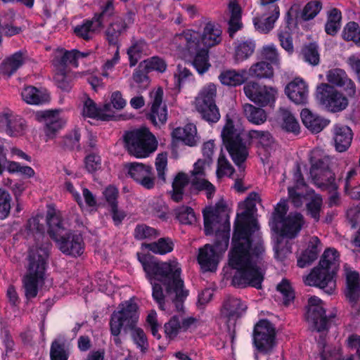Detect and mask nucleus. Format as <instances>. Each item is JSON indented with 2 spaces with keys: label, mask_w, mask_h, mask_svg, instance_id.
<instances>
[{
  "label": "nucleus",
  "mask_w": 360,
  "mask_h": 360,
  "mask_svg": "<svg viewBox=\"0 0 360 360\" xmlns=\"http://www.w3.org/2000/svg\"><path fill=\"white\" fill-rule=\"evenodd\" d=\"M243 136V130L239 127H236L233 120L227 115L226 123L221 131V138L231 159L239 167L248 156V150Z\"/></svg>",
  "instance_id": "obj_7"
},
{
  "label": "nucleus",
  "mask_w": 360,
  "mask_h": 360,
  "mask_svg": "<svg viewBox=\"0 0 360 360\" xmlns=\"http://www.w3.org/2000/svg\"><path fill=\"white\" fill-rule=\"evenodd\" d=\"M111 104H105L102 109H98L96 103L90 98H87L84 103L82 114L84 116L89 117H98L101 116L103 112L110 110Z\"/></svg>",
  "instance_id": "obj_53"
},
{
  "label": "nucleus",
  "mask_w": 360,
  "mask_h": 360,
  "mask_svg": "<svg viewBox=\"0 0 360 360\" xmlns=\"http://www.w3.org/2000/svg\"><path fill=\"white\" fill-rule=\"evenodd\" d=\"M179 49L183 52L188 51L191 54L195 53L192 64L199 74L202 75L209 70L210 67L208 55L209 49L203 47L200 48V46H199L196 51H193V52L186 49Z\"/></svg>",
  "instance_id": "obj_40"
},
{
  "label": "nucleus",
  "mask_w": 360,
  "mask_h": 360,
  "mask_svg": "<svg viewBox=\"0 0 360 360\" xmlns=\"http://www.w3.org/2000/svg\"><path fill=\"white\" fill-rule=\"evenodd\" d=\"M189 182L191 183V179L188 174L179 172L172 182V190L169 192L171 199L176 202L183 200L186 195L185 190Z\"/></svg>",
  "instance_id": "obj_34"
},
{
  "label": "nucleus",
  "mask_w": 360,
  "mask_h": 360,
  "mask_svg": "<svg viewBox=\"0 0 360 360\" xmlns=\"http://www.w3.org/2000/svg\"><path fill=\"white\" fill-rule=\"evenodd\" d=\"M176 218L184 224H192L196 221L193 210L188 206H180L174 210Z\"/></svg>",
  "instance_id": "obj_57"
},
{
  "label": "nucleus",
  "mask_w": 360,
  "mask_h": 360,
  "mask_svg": "<svg viewBox=\"0 0 360 360\" xmlns=\"http://www.w3.org/2000/svg\"><path fill=\"white\" fill-rule=\"evenodd\" d=\"M322 301L316 296L309 298L306 319L311 329L321 332L328 329V319Z\"/></svg>",
  "instance_id": "obj_15"
},
{
  "label": "nucleus",
  "mask_w": 360,
  "mask_h": 360,
  "mask_svg": "<svg viewBox=\"0 0 360 360\" xmlns=\"http://www.w3.org/2000/svg\"><path fill=\"white\" fill-rule=\"evenodd\" d=\"M125 168L131 179L146 189L150 190L155 187V177L153 167L139 162L125 165Z\"/></svg>",
  "instance_id": "obj_19"
},
{
  "label": "nucleus",
  "mask_w": 360,
  "mask_h": 360,
  "mask_svg": "<svg viewBox=\"0 0 360 360\" xmlns=\"http://www.w3.org/2000/svg\"><path fill=\"white\" fill-rule=\"evenodd\" d=\"M277 292L280 294L278 297L282 300L285 306L289 305L295 299V292L287 279H283L276 286Z\"/></svg>",
  "instance_id": "obj_52"
},
{
  "label": "nucleus",
  "mask_w": 360,
  "mask_h": 360,
  "mask_svg": "<svg viewBox=\"0 0 360 360\" xmlns=\"http://www.w3.org/2000/svg\"><path fill=\"white\" fill-rule=\"evenodd\" d=\"M255 49V43L252 39L238 41L235 46V60L237 63L248 59L252 55Z\"/></svg>",
  "instance_id": "obj_45"
},
{
  "label": "nucleus",
  "mask_w": 360,
  "mask_h": 360,
  "mask_svg": "<svg viewBox=\"0 0 360 360\" xmlns=\"http://www.w3.org/2000/svg\"><path fill=\"white\" fill-rule=\"evenodd\" d=\"M144 246L157 255H166L174 249V243L169 238H161L158 241L145 244Z\"/></svg>",
  "instance_id": "obj_49"
},
{
  "label": "nucleus",
  "mask_w": 360,
  "mask_h": 360,
  "mask_svg": "<svg viewBox=\"0 0 360 360\" xmlns=\"http://www.w3.org/2000/svg\"><path fill=\"white\" fill-rule=\"evenodd\" d=\"M36 117L44 124L46 141L55 138L66 124V120L61 115L60 110L39 111L36 113Z\"/></svg>",
  "instance_id": "obj_16"
},
{
  "label": "nucleus",
  "mask_w": 360,
  "mask_h": 360,
  "mask_svg": "<svg viewBox=\"0 0 360 360\" xmlns=\"http://www.w3.org/2000/svg\"><path fill=\"white\" fill-rule=\"evenodd\" d=\"M247 305L238 297L227 296L223 304L222 313L229 319H238L245 311Z\"/></svg>",
  "instance_id": "obj_33"
},
{
  "label": "nucleus",
  "mask_w": 360,
  "mask_h": 360,
  "mask_svg": "<svg viewBox=\"0 0 360 360\" xmlns=\"http://www.w3.org/2000/svg\"><path fill=\"white\" fill-rule=\"evenodd\" d=\"M150 111L148 114V118L155 126L164 124L167 120V109L166 105L162 102L163 90L158 88L150 94Z\"/></svg>",
  "instance_id": "obj_21"
},
{
  "label": "nucleus",
  "mask_w": 360,
  "mask_h": 360,
  "mask_svg": "<svg viewBox=\"0 0 360 360\" xmlns=\"http://www.w3.org/2000/svg\"><path fill=\"white\" fill-rule=\"evenodd\" d=\"M353 138L352 129L344 124H338L333 127V139L337 151H346L351 145Z\"/></svg>",
  "instance_id": "obj_31"
},
{
  "label": "nucleus",
  "mask_w": 360,
  "mask_h": 360,
  "mask_svg": "<svg viewBox=\"0 0 360 360\" xmlns=\"http://www.w3.org/2000/svg\"><path fill=\"white\" fill-rule=\"evenodd\" d=\"M201 25L202 30L200 34L193 30H187L176 34L174 38V43L177 48L193 52L201 45L209 49L221 43L223 31L217 22L210 18H203Z\"/></svg>",
  "instance_id": "obj_3"
},
{
  "label": "nucleus",
  "mask_w": 360,
  "mask_h": 360,
  "mask_svg": "<svg viewBox=\"0 0 360 360\" xmlns=\"http://www.w3.org/2000/svg\"><path fill=\"white\" fill-rule=\"evenodd\" d=\"M275 328L266 320L259 321L255 326L253 333L254 344L262 353H269L275 345Z\"/></svg>",
  "instance_id": "obj_14"
},
{
  "label": "nucleus",
  "mask_w": 360,
  "mask_h": 360,
  "mask_svg": "<svg viewBox=\"0 0 360 360\" xmlns=\"http://www.w3.org/2000/svg\"><path fill=\"white\" fill-rule=\"evenodd\" d=\"M147 51L148 45L144 40L133 41L127 49L130 67L135 66L142 56L147 54Z\"/></svg>",
  "instance_id": "obj_43"
},
{
  "label": "nucleus",
  "mask_w": 360,
  "mask_h": 360,
  "mask_svg": "<svg viewBox=\"0 0 360 360\" xmlns=\"http://www.w3.org/2000/svg\"><path fill=\"white\" fill-rule=\"evenodd\" d=\"M300 116L303 124L313 133L320 132L328 124V121L314 114L308 109H303Z\"/></svg>",
  "instance_id": "obj_35"
},
{
  "label": "nucleus",
  "mask_w": 360,
  "mask_h": 360,
  "mask_svg": "<svg viewBox=\"0 0 360 360\" xmlns=\"http://www.w3.org/2000/svg\"><path fill=\"white\" fill-rule=\"evenodd\" d=\"M49 257V245L44 248L32 247L27 257V272L22 279L27 298H34L38 292V286L44 283Z\"/></svg>",
  "instance_id": "obj_5"
},
{
  "label": "nucleus",
  "mask_w": 360,
  "mask_h": 360,
  "mask_svg": "<svg viewBox=\"0 0 360 360\" xmlns=\"http://www.w3.org/2000/svg\"><path fill=\"white\" fill-rule=\"evenodd\" d=\"M191 186L198 191H205L207 199H211L215 192V186L209 181L205 179H191Z\"/></svg>",
  "instance_id": "obj_55"
},
{
  "label": "nucleus",
  "mask_w": 360,
  "mask_h": 360,
  "mask_svg": "<svg viewBox=\"0 0 360 360\" xmlns=\"http://www.w3.org/2000/svg\"><path fill=\"white\" fill-rule=\"evenodd\" d=\"M217 85L209 83L205 85L195 98L193 105L201 118L210 124L217 123L221 117L216 105Z\"/></svg>",
  "instance_id": "obj_10"
},
{
  "label": "nucleus",
  "mask_w": 360,
  "mask_h": 360,
  "mask_svg": "<svg viewBox=\"0 0 360 360\" xmlns=\"http://www.w3.org/2000/svg\"><path fill=\"white\" fill-rule=\"evenodd\" d=\"M309 162L311 164V176H317L318 172L330 170L331 158L323 149L316 148L310 153Z\"/></svg>",
  "instance_id": "obj_26"
},
{
  "label": "nucleus",
  "mask_w": 360,
  "mask_h": 360,
  "mask_svg": "<svg viewBox=\"0 0 360 360\" xmlns=\"http://www.w3.org/2000/svg\"><path fill=\"white\" fill-rule=\"evenodd\" d=\"M224 209V202H219L202 212L205 233L206 235L215 233L214 246L219 252L227 250L230 238V223Z\"/></svg>",
  "instance_id": "obj_4"
},
{
  "label": "nucleus",
  "mask_w": 360,
  "mask_h": 360,
  "mask_svg": "<svg viewBox=\"0 0 360 360\" xmlns=\"http://www.w3.org/2000/svg\"><path fill=\"white\" fill-rule=\"evenodd\" d=\"M27 56L22 51H18L7 58L2 63L1 71L4 75L11 77L25 63Z\"/></svg>",
  "instance_id": "obj_38"
},
{
  "label": "nucleus",
  "mask_w": 360,
  "mask_h": 360,
  "mask_svg": "<svg viewBox=\"0 0 360 360\" xmlns=\"http://www.w3.org/2000/svg\"><path fill=\"white\" fill-rule=\"evenodd\" d=\"M224 252H219L214 245L206 244L199 250L198 261L202 269L205 271H214L219 262V255Z\"/></svg>",
  "instance_id": "obj_24"
},
{
  "label": "nucleus",
  "mask_w": 360,
  "mask_h": 360,
  "mask_svg": "<svg viewBox=\"0 0 360 360\" xmlns=\"http://www.w3.org/2000/svg\"><path fill=\"white\" fill-rule=\"evenodd\" d=\"M274 74L271 64L265 61L252 64L248 70L249 76L257 79H271Z\"/></svg>",
  "instance_id": "obj_44"
},
{
  "label": "nucleus",
  "mask_w": 360,
  "mask_h": 360,
  "mask_svg": "<svg viewBox=\"0 0 360 360\" xmlns=\"http://www.w3.org/2000/svg\"><path fill=\"white\" fill-rule=\"evenodd\" d=\"M288 210L287 200H281L274 208L269 225L278 235L293 239L299 235L305 224V220L304 216L297 212L286 215Z\"/></svg>",
  "instance_id": "obj_6"
},
{
  "label": "nucleus",
  "mask_w": 360,
  "mask_h": 360,
  "mask_svg": "<svg viewBox=\"0 0 360 360\" xmlns=\"http://www.w3.org/2000/svg\"><path fill=\"white\" fill-rule=\"evenodd\" d=\"M322 206V198L319 195L314 196L307 204L308 214L316 221L320 218V211Z\"/></svg>",
  "instance_id": "obj_64"
},
{
  "label": "nucleus",
  "mask_w": 360,
  "mask_h": 360,
  "mask_svg": "<svg viewBox=\"0 0 360 360\" xmlns=\"http://www.w3.org/2000/svg\"><path fill=\"white\" fill-rule=\"evenodd\" d=\"M130 330H132L131 337L134 342L141 352L145 353L149 347L146 333L141 328L135 326Z\"/></svg>",
  "instance_id": "obj_60"
},
{
  "label": "nucleus",
  "mask_w": 360,
  "mask_h": 360,
  "mask_svg": "<svg viewBox=\"0 0 360 360\" xmlns=\"http://www.w3.org/2000/svg\"><path fill=\"white\" fill-rule=\"evenodd\" d=\"M69 356L68 345L63 338L56 339L50 349L51 360H68Z\"/></svg>",
  "instance_id": "obj_46"
},
{
  "label": "nucleus",
  "mask_w": 360,
  "mask_h": 360,
  "mask_svg": "<svg viewBox=\"0 0 360 360\" xmlns=\"http://www.w3.org/2000/svg\"><path fill=\"white\" fill-rule=\"evenodd\" d=\"M172 135L173 138L182 141L189 146H195L198 141L197 129L193 124H188L184 127L174 129L172 132Z\"/></svg>",
  "instance_id": "obj_36"
},
{
  "label": "nucleus",
  "mask_w": 360,
  "mask_h": 360,
  "mask_svg": "<svg viewBox=\"0 0 360 360\" xmlns=\"http://www.w3.org/2000/svg\"><path fill=\"white\" fill-rule=\"evenodd\" d=\"M285 236L278 235L274 245V256L278 260H283L291 253V245Z\"/></svg>",
  "instance_id": "obj_54"
},
{
  "label": "nucleus",
  "mask_w": 360,
  "mask_h": 360,
  "mask_svg": "<svg viewBox=\"0 0 360 360\" xmlns=\"http://www.w3.org/2000/svg\"><path fill=\"white\" fill-rule=\"evenodd\" d=\"M114 13L113 0H108L99 13H96L91 20H86L76 26L74 32L77 36L85 40L91 39L96 32L103 27V24Z\"/></svg>",
  "instance_id": "obj_11"
},
{
  "label": "nucleus",
  "mask_w": 360,
  "mask_h": 360,
  "mask_svg": "<svg viewBox=\"0 0 360 360\" xmlns=\"http://www.w3.org/2000/svg\"><path fill=\"white\" fill-rule=\"evenodd\" d=\"M316 98L321 105L333 112L345 110L349 103L346 96L326 83L317 86Z\"/></svg>",
  "instance_id": "obj_12"
},
{
  "label": "nucleus",
  "mask_w": 360,
  "mask_h": 360,
  "mask_svg": "<svg viewBox=\"0 0 360 360\" xmlns=\"http://www.w3.org/2000/svg\"><path fill=\"white\" fill-rule=\"evenodd\" d=\"M143 65H145L148 71H158L164 72L167 68L166 62L158 56H153L142 61Z\"/></svg>",
  "instance_id": "obj_62"
},
{
  "label": "nucleus",
  "mask_w": 360,
  "mask_h": 360,
  "mask_svg": "<svg viewBox=\"0 0 360 360\" xmlns=\"http://www.w3.org/2000/svg\"><path fill=\"white\" fill-rule=\"evenodd\" d=\"M335 273L318 265L314 267L307 276L305 283L308 285L316 286L323 289L326 293L331 294L335 289Z\"/></svg>",
  "instance_id": "obj_17"
},
{
  "label": "nucleus",
  "mask_w": 360,
  "mask_h": 360,
  "mask_svg": "<svg viewBox=\"0 0 360 360\" xmlns=\"http://www.w3.org/2000/svg\"><path fill=\"white\" fill-rule=\"evenodd\" d=\"M46 222L49 226V234L54 240L62 237L68 230L63 225L60 211L53 207H49L47 211Z\"/></svg>",
  "instance_id": "obj_29"
},
{
  "label": "nucleus",
  "mask_w": 360,
  "mask_h": 360,
  "mask_svg": "<svg viewBox=\"0 0 360 360\" xmlns=\"http://www.w3.org/2000/svg\"><path fill=\"white\" fill-rule=\"evenodd\" d=\"M200 324L198 319L193 316L185 317L183 314L174 315L169 321L165 324V333L166 337L173 340L177 335L188 330L197 328Z\"/></svg>",
  "instance_id": "obj_18"
},
{
  "label": "nucleus",
  "mask_w": 360,
  "mask_h": 360,
  "mask_svg": "<svg viewBox=\"0 0 360 360\" xmlns=\"http://www.w3.org/2000/svg\"><path fill=\"white\" fill-rule=\"evenodd\" d=\"M134 236L137 240L153 239L159 236L158 231L146 224H138L134 232Z\"/></svg>",
  "instance_id": "obj_59"
},
{
  "label": "nucleus",
  "mask_w": 360,
  "mask_h": 360,
  "mask_svg": "<svg viewBox=\"0 0 360 360\" xmlns=\"http://www.w3.org/2000/svg\"><path fill=\"white\" fill-rule=\"evenodd\" d=\"M124 139L129 153L138 158L148 157L158 147L156 138L146 127L129 131Z\"/></svg>",
  "instance_id": "obj_8"
},
{
  "label": "nucleus",
  "mask_w": 360,
  "mask_h": 360,
  "mask_svg": "<svg viewBox=\"0 0 360 360\" xmlns=\"http://www.w3.org/2000/svg\"><path fill=\"white\" fill-rule=\"evenodd\" d=\"M246 70L236 71L235 70H224L221 72L218 78L225 86H236L243 84L246 80Z\"/></svg>",
  "instance_id": "obj_39"
},
{
  "label": "nucleus",
  "mask_w": 360,
  "mask_h": 360,
  "mask_svg": "<svg viewBox=\"0 0 360 360\" xmlns=\"http://www.w3.org/2000/svg\"><path fill=\"white\" fill-rule=\"evenodd\" d=\"M319 265L329 270L336 271L339 266V253L334 248L326 249L319 262Z\"/></svg>",
  "instance_id": "obj_50"
},
{
  "label": "nucleus",
  "mask_w": 360,
  "mask_h": 360,
  "mask_svg": "<svg viewBox=\"0 0 360 360\" xmlns=\"http://www.w3.org/2000/svg\"><path fill=\"white\" fill-rule=\"evenodd\" d=\"M279 15L280 11L262 12L261 16L254 18V26L259 32L268 33L274 28Z\"/></svg>",
  "instance_id": "obj_37"
},
{
  "label": "nucleus",
  "mask_w": 360,
  "mask_h": 360,
  "mask_svg": "<svg viewBox=\"0 0 360 360\" xmlns=\"http://www.w3.org/2000/svg\"><path fill=\"white\" fill-rule=\"evenodd\" d=\"M3 119L6 124V132L11 136L21 135L25 130L24 121L18 117H14L8 114H5Z\"/></svg>",
  "instance_id": "obj_47"
},
{
  "label": "nucleus",
  "mask_w": 360,
  "mask_h": 360,
  "mask_svg": "<svg viewBox=\"0 0 360 360\" xmlns=\"http://www.w3.org/2000/svg\"><path fill=\"white\" fill-rule=\"evenodd\" d=\"M55 241L60 251L65 255L77 257L83 253L84 242L80 234H75L67 230L62 237Z\"/></svg>",
  "instance_id": "obj_22"
},
{
  "label": "nucleus",
  "mask_w": 360,
  "mask_h": 360,
  "mask_svg": "<svg viewBox=\"0 0 360 360\" xmlns=\"http://www.w3.org/2000/svg\"><path fill=\"white\" fill-rule=\"evenodd\" d=\"M234 172V169L226 158L225 155L221 154L217 161V176L221 178L224 176H231Z\"/></svg>",
  "instance_id": "obj_63"
},
{
  "label": "nucleus",
  "mask_w": 360,
  "mask_h": 360,
  "mask_svg": "<svg viewBox=\"0 0 360 360\" xmlns=\"http://www.w3.org/2000/svg\"><path fill=\"white\" fill-rule=\"evenodd\" d=\"M23 101L29 105H41L48 103L50 96L45 89L37 88L34 86H27L21 91Z\"/></svg>",
  "instance_id": "obj_28"
},
{
  "label": "nucleus",
  "mask_w": 360,
  "mask_h": 360,
  "mask_svg": "<svg viewBox=\"0 0 360 360\" xmlns=\"http://www.w3.org/2000/svg\"><path fill=\"white\" fill-rule=\"evenodd\" d=\"M245 96L261 106L271 105L276 101L278 91L275 87L250 82L243 86Z\"/></svg>",
  "instance_id": "obj_13"
},
{
  "label": "nucleus",
  "mask_w": 360,
  "mask_h": 360,
  "mask_svg": "<svg viewBox=\"0 0 360 360\" xmlns=\"http://www.w3.org/2000/svg\"><path fill=\"white\" fill-rule=\"evenodd\" d=\"M138 257L152 285V296L159 308L165 310L166 302L171 300L176 310L180 312L188 292L184 289L179 263L176 259L160 262L150 255H138Z\"/></svg>",
  "instance_id": "obj_2"
},
{
  "label": "nucleus",
  "mask_w": 360,
  "mask_h": 360,
  "mask_svg": "<svg viewBox=\"0 0 360 360\" xmlns=\"http://www.w3.org/2000/svg\"><path fill=\"white\" fill-rule=\"evenodd\" d=\"M228 33L233 38L236 32L243 28L242 13L243 10L238 0H230L228 4Z\"/></svg>",
  "instance_id": "obj_30"
},
{
  "label": "nucleus",
  "mask_w": 360,
  "mask_h": 360,
  "mask_svg": "<svg viewBox=\"0 0 360 360\" xmlns=\"http://www.w3.org/2000/svg\"><path fill=\"white\" fill-rule=\"evenodd\" d=\"M243 111L248 121L255 124H262L266 120V114L264 110L252 104H244Z\"/></svg>",
  "instance_id": "obj_48"
},
{
  "label": "nucleus",
  "mask_w": 360,
  "mask_h": 360,
  "mask_svg": "<svg viewBox=\"0 0 360 360\" xmlns=\"http://www.w3.org/2000/svg\"><path fill=\"white\" fill-rule=\"evenodd\" d=\"M288 97L296 104H305L308 98V87L302 79L296 78L285 88Z\"/></svg>",
  "instance_id": "obj_25"
},
{
  "label": "nucleus",
  "mask_w": 360,
  "mask_h": 360,
  "mask_svg": "<svg viewBox=\"0 0 360 360\" xmlns=\"http://www.w3.org/2000/svg\"><path fill=\"white\" fill-rule=\"evenodd\" d=\"M127 29V23L121 16H113L105 30L106 39L110 45L119 47L120 37Z\"/></svg>",
  "instance_id": "obj_27"
},
{
  "label": "nucleus",
  "mask_w": 360,
  "mask_h": 360,
  "mask_svg": "<svg viewBox=\"0 0 360 360\" xmlns=\"http://www.w3.org/2000/svg\"><path fill=\"white\" fill-rule=\"evenodd\" d=\"M322 248L319 238L317 236L311 237L308 242L307 249L297 259V266L300 268L309 266L317 259Z\"/></svg>",
  "instance_id": "obj_32"
},
{
  "label": "nucleus",
  "mask_w": 360,
  "mask_h": 360,
  "mask_svg": "<svg viewBox=\"0 0 360 360\" xmlns=\"http://www.w3.org/2000/svg\"><path fill=\"white\" fill-rule=\"evenodd\" d=\"M260 54L262 59L269 61L271 64H279V54L274 44L264 46L260 51Z\"/></svg>",
  "instance_id": "obj_61"
},
{
  "label": "nucleus",
  "mask_w": 360,
  "mask_h": 360,
  "mask_svg": "<svg viewBox=\"0 0 360 360\" xmlns=\"http://www.w3.org/2000/svg\"><path fill=\"white\" fill-rule=\"evenodd\" d=\"M342 14L337 8H333L328 13L327 22L325 25V31L328 34L335 35L341 26Z\"/></svg>",
  "instance_id": "obj_51"
},
{
  "label": "nucleus",
  "mask_w": 360,
  "mask_h": 360,
  "mask_svg": "<svg viewBox=\"0 0 360 360\" xmlns=\"http://www.w3.org/2000/svg\"><path fill=\"white\" fill-rule=\"evenodd\" d=\"M137 304L131 300L127 301L119 305L118 310L113 311L110 319V330L114 336V342L116 345H121L119 338L122 329L127 331L133 329L139 319Z\"/></svg>",
  "instance_id": "obj_9"
},
{
  "label": "nucleus",
  "mask_w": 360,
  "mask_h": 360,
  "mask_svg": "<svg viewBox=\"0 0 360 360\" xmlns=\"http://www.w3.org/2000/svg\"><path fill=\"white\" fill-rule=\"evenodd\" d=\"M248 136L252 141L257 142L259 148L263 149L265 152L269 153L274 147V140L269 131L250 130Z\"/></svg>",
  "instance_id": "obj_41"
},
{
  "label": "nucleus",
  "mask_w": 360,
  "mask_h": 360,
  "mask_svg": "<svg viewBox=\"0 0 360 360\" xmlns=\"http://www.w3.org/2000/svg\"><path fill=\"white\" fill-rule=\"evenodd\" d=\"M251 196L241 203L242 211L237 213L229 264L237 270L232 278L233 286L250 285L259 289L264 278L261 266L265 250L258 222L253 216L255 204Z\"/></svg>",
  "instance_id": "obj_1"
},
{
  "label": "nucleus",
  "mask_w": 360,
  "mask_h": 360,
  "mask_svg": "<svg viewBox=\"0 0 360 360\" xmlns=\"http://www.w3.org/2000/svg\"><path fill=\"white\" fill-rule=\"evenodd\" d=\"M311 178L314 184L322 189L335 191L338 187L335 174L330 169L323 172H318L317 176H311Z\"/></svg>",
  "instance_id": "obj_42"
},
{
  "label": "nucleus",
  "mask_w": 360,
  "mask_h": 360,
  "mask_svg": "<svg viewBox=\"0 0 360 360\" xmlns=\"http://www.w3.org/2000/svg\"><path fill=\"white\" fill-rule=\"evenodd\" d=\"M282 117V127L288 131L297 134L300 130V124L292 113L284 108L280 109Z\"/></svg>",
  "instance_id": "obj_56"
},
{
  "label": "nucleus",
  "mask_w": 360,
  "mask_h": 360,
  "mask_svg": "<svg viewBox=\"0 0 360 360\" xmlns=\"http://www.w3.org/2000/svg\"><path fill=\"white\" fill-rule=\"evenodd\" d=\"M345 278V296L352 307L356 305L360 299V274L347 264L343 266Z\"/></svg>",
  "instance_id": "obj_20"
},
{
  "label": "nucleus",
  "mask_w": 360,
  "mask_h": 360,
  "mask_svg": "<svg viewBox=\"0 0 360 360\" xmlns=\"http://www.w3.org/2000/svg\"><path fill=\"white\" fill-rule=\"evenodd\" d=\"M91 52L84 51L80 52L76 49L71 51H64L63 49L58 51L56 55L53 64L56 70H66L69 65L77 67L78 60L79 58H86L89 56Z\"/></svg>",
  "instance_id": "obj_23"
},
{
  "label": "nucleus",
  "mask_w": 360,
  "mask_h": 360,
  "mask_svg": "<svg viewBox=\"0 0 360 360\" xmlns=\"http://www.w3.org/2000/svg\"><path fill=\"white\" fill-rule=\"evenodd\" d=\"M342 37L346 41H352L360 44V27L355 22H349L343 29Z\"/></svg>",
  "instance_id": "obj_58"
}]
</instances>
